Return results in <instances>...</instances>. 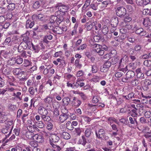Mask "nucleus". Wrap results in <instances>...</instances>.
Instances as JSON below:
<instances>
[{
    "instance_id": "3",
    "label": "nucleus",
    "mask_w": 151,
    "mask_h": 151,
    "mask_svg": "<svg viewBox=\"0 0 151 151\" xmlns=\"http://www.w3.org/2000/svg\"><path fill=\"white\" fill-rule=\"evenodd\" d=\"M126 9L123 7H118L116 10V15L120 17H124L126 15Z\"/></svg>"
},
{
    "instance_id": "48",
    "label": "nucleus",
    "mask_w": 151,
    "mask_h": 151,
    "mask_svg": "<svg viewBox=\"0 0 151 151\" xmlns=\"http://www.w3.org/2000/svg\"><path fill=\"white\" fill-rule=\"evenodd\" d=\"M53 107H55L56 109L59 108L60 106V103L56 101H55L53 103Z\"/></svg>"
},
{
    "instance_id": "26",
    "label": "nucleus",
    "mask_w": 151,
    "mask_h": 151,
    "mask_svg": "<svg viewBox=\"0 0 151 151\" xmlns=\"http://www.w3.org/2000/svg\"><path fill=\"white\" fill-rule=\"evenodd\" d=\"M12 45H16L17 44H19V40L18 38L16 37H14L12 40L11 41Z\"/></svg>"
},
{
    "instance_id": "53",
    "label": "nucleus",
    "mask_w": 151,
    "mask_h": 151,
    "mask_svg": "<svg viewBox=\"0 0 151 151\" xmlns=\"http://www.w3.org/2000/svg\"><path fill=\"white\" fill-rule=\"evenodd\" d=\"M52 101V98L51 97L49 96L47 97L44 100V101L46 103L48 104L51 103Z\"/></svg>"
},
{
    "instance_id": "64",
    "label": "nucleus",
    "mask_w": 151,
    "mask_h": 151,
    "mask_svg": "<svg viewBox=\"0 0 151 151\" xmlns=\"http://www.w3.org/2000/svg\"><path fill=\"white\" fill-rule=\"evenodd\" d=\"M11 70L9 68H7L5 69L4 71V74L5 75H9L11 73Z\"/></svg>"
},
{
    "instance_id": "2",
    "label": "nucleus",
    "mask_w": 151,
    "mask_h": 151,
    "mask_svg": "<svg viewBox=\"0 0 151 151\" xmlns=\"http://www.w3.org/2000/svg\"><path fill=\"white\" fill-rule=\"evenodd\" d=\"M67 30V27L65 26H64L62 27L55 26L52 32L54 33L60 35L63 34V32H65Z\"/></svg>"
},
{
    "instance_id": "60",
    "label": "nucleus",
    "mask_w": 151,
    "mask_h": 151,
    "mask_svg": "<svg viewBox=\"0 0 151 151\" xmlns=\"http://www.w3.org/2000/svg\"><path fill=\"white\" fill-rule=\"evenodd\" d=\"M102 31L104 35L106 34L108 32V28L106 26H104L103 28Z\"/></svg>"
},
{
    "instance_id": "12",
    "label": "nucleus",
    "mask_w": 151,
    "mask_h": 151,
    "mask_svg": "<svg viewBox=\"0 0 151 151\" xmlns=\"http://www.w3.org/2000/svg\"><path fill=\"white\" fill-rule=\"evenodd\" d=\"M122 24L123 27H125L129 30L133 29L132 26L129 24V21L127 22L125 20L122 22Z\"/></svg>"
},
{
    "instance_id": "44",
    "label": "nucleus",
    "mask_w": 151,
    "mask_h": 151,
    "mask_svg": "<svg viewBox=\"0 0 151 151\" xmlns=\"http://www.w3.org/2000/svg\"><path fill=\"white\" fill-rule=\"evenodd\" d=\"M39 1L42 7H46V6L47 4L46 0H39Z\"/></svg>"
},
{
    "instance_id": "40",
    "label": "nucleus",
    "mask_w": 151,
    "mask_h": 151,
    "mask_svg": "<svg viewBox=\"0 0 151 151\" xmlns=\"http://www.w3.org/2000/svg\"><path fill=\"white\" fill-rule=\"evenodd\" d=\"M42 119L44 121L49 122L51 120L50 117L47 115H45L43 116H41Z\"/></svg>"
},
{
    "instance_id": "63",
    "label": "nucleus",
    "mask_w": 151,
    "mask_h": 151,
    "mask_svg": "<svg viewBox=\"0 0 151 151\" xmlns=\"http://www.w3.org/2000/svg\"><path fill=\"white\" fill-rule=\"evenodd\" d=\"M144 76V74L141 72L140 73H138V74H137V77L138 78H139L141 79H143L145 78Z\"/></svg>"
},
{
    "instance_id": "29",
    "label": "nucleus",
    "mask_w": 151,
    "mask_h": 151,
    "mask_svg": "<svg viewBox=\"0 0 151 151\" xmlns=\"http://www.w3.org/2000/svg\"><path fill=\"white\" fill-rule=\"evenodd\" d=\"M134 51L138 52L142 51V46L139 44H136L134 47Z\"/></svg>"
},
{
    "instance_id": "15",
    "label": "nucleus",
    "mask_w": 151,
    "mask_h": 151,
    "mask_svg": "<svg viewBox=\"0 0 151 151\" xmlns=\"http://www.w3.org/2000/svg\"><path fill=\"white\" fill-rule=\"evenodd\" d=\"M24 71H22L21 69L19 68H16L13 70V73L15 75H18L23 74Z\"/></svg>"
},
{
    "instance_id": "56",
    "label": "nucleus",
    "mask_w": 151,
    "mask_h": 151,
    "mask_svg": "<svg viewBox=\"0 0 151 151\" xmlns=\"http://www.w3.org/2000/svg\"><path fill=\"white\" fill-rule=\"evenodd\" d=\"M0 117V123H3L7 120V117L4 116H1Z\"/></svg>"
},
{
    "instance_id": "18",
    "label": "nucleus",
    "mask_w": 151,
    "mask_h": 151,
    "mask_svg": "<svg viewBox=\"0 0 151 151\" xmlns=\"http://www.w3.org/2000/svg\"><path fill=\"white\" fill-rule=\"evenodd\" d=\"M14 61L17 64L20 65L22 63L23 59L20 57L17 56L14 59Z\"/></svg>"
},
{
    "instance_id": "38",
    "label": "nucleus",
    "mask_w": 151,
    "mask_h": 151,
    "mask_svg": "<svg viewBox=\"0 0 151 151\" xmlns=\"http://www.w3.org/2000/svg\"><path fill=\"white\" fill-rule=\"evenodd\" d=\"M95 47H99L102 50L104 49L105 50H106L108 49L107 47L105 45H103V46H102L101 45L98 44H95Z\"/></svg>"
},
{
    "instance_id": "45",
    "label": "nucleus",
    "mask_w": 151,
    "mask_h": 151,
    "mask_svg": "<svg viewBox=\"0 0 151 151\" xmlns=\"http://www.w3.org/2000/svg\"><path fill=\"white\" fill-rule=\"evenodd\" d=\"M40 6H41V5L39 2L37 1H35L33 7L35 9H37L39 8Z\"/></svg>"
},
{
    "instance_id": "19",
    "label": "nucleus",
    "mask_w": 151,
    "mask_h": 151,
    "mask_svg": "<svg viewBox=\"0 0 151 151\" xmlns=\"http://www.w3.org/2000/svg\"><path fill=\"white\" fill-rule=\"evenodd\" d=\"M11 41L12 40L11 38L10 37H8L5 39L3 45H8V46H12Z\"/></svg>"
},
{
    "instance_id": "59",
    "label": "nucleus",
    "mask_w": 151,
    "mask_h": 151,
    "mask_svg": "<svg viewBox=\"0 0 151 151\" xmlns=\"http://www.w3.org/2000/svg\"><path fill=\"white\" fill-rule=\"evenodd\" d=\"M52 128L53 125L50 122H48L47 126V129L50 131L52 129Z\"/></svg>"
},
{
    "instance_id": "28",
    "label": "nucleus",
    "mask_w": 151,
    "mask_h": 151,
    "mask_svg": "<svg viewBox=\"0 0 151 151\" xmlns=\"http://www.w3.org/2000/svg\"><path fill=\"white\" fill-rule=\"evenodd\" d=\"M4 110L5 107L0 104V116L5 115Z\"/></svg>"
},
{
    "instance_id": "1",
    "label": "nucleus",
    "mask_w": 151,
    "mask_h": 151,
    "mask_svg": "<svg viewBox=\"0 0 151 151\" xmlns=\"http://www.w3.org/2000/svg\"><path fill=\"white\" fill-rule=\"evenodd\" d=\"M135 75V73L133 71L129 70L126 74V77L122 78V81L123 82L128 83L130 81L131 78H133Z\"/></svg>"
},
{
    "instance_id": "23",
    "label": "nucleus",
    "mask_w": 151,
    "mask_h": 151,
    "mask_svg": "<svg viewBox=\"0 0 151 151\" xmlns=\"http://www.w3.org/2000/svg\"><path fill=\"white\" fill-rule=\"evenodd\" d=\"M112 59L111 60V62L112 64L114 65L116 64L118 61L119 59L118 58L117 56H115L111 57Z\"/></svg>"
},
{
    "instance_id": "42",
    "label": "nucleus",
    "mask_w": 151,
    "mask_h": 151,
    "mask_svg": "<svg viewBox=\"0 0 151 151\" xmlns=\"http://www.w3.org/2000/svg\"><path fill=\"white\" fill-rule=\"evenodd\" d=\"M78 94L81 97V99H82L83 100L85 101L87 99V96L83 93L82 92H79L78 93Z\"/></svg>"
},
{
    "instance_id": "16",
    "label": "nucleus",
    "mask_w": 151,
    "mask_h": 151,
    "mask_svg": "<svg viewBox=\"0 0 151 151\" xmlns=\"http://www.w3.org/2000/svg\"><path fill=\"white\" fill-rule=\"evenodd\" d=\"M136 36L132 35L130 36H128L127 37V40L130 42L133 43L137 40L135 39Z\"/></svg>"
},
{
    "instance_id": "27",
    "label": "nucleus",
    "mask_w": 151,
    "mask_h": 151,
    "mask_svg": "<svg viewBox=\"0 0 151 151\" xmlns=\"http://www.w3.org/2000/svg\"><path fill=\"white\" fill-rule=\"evenodd\" d=\"M137 25L135 24L134 25V27L136 30L135 33L139 35L141 32L143 31V29L142 28H138L137 27Z\"/></svg>"
},
{
    "instance_id": "62",
    "label": "nucleus",
    "mask_w": 151,
    "mask_h": 151,
    "mask_svg": "<svg viewBox=\"0 0 151 151\" xmlns=\"http://www.w3.org/2000/svg\"><path fill=\"white\" fill-rule=\"evenodd\" d=\"M145 116L146 118H149L151 117V112L146 111L145 112Z\"/></svg>"
},
{
    "instance_id": "31",
    "label": "nucleus",
    "mask_w": 151,
    "mask_h": 151,
    "mask_svg": "<svg viewBox=\"0 0 151 151\" xmlns=\"http://www.w3.org/2000/svg\"><path fill=\"white\" fill-rule=\"evenodd\" d=\"M62 101L65 104L68 105L70 101V100L68 97H67L63 98Z\"/></svg>"
},
{
    "instance_id": "35",
    "label": "nucleus",
    "mask_w": 151,
    "mask_h": 151,
    "mask_svg": "<svg viewBox=\"0 0 151 151\" xmlns=\"http://www.w3.org/2000/svg\"><path fill=\"white\" fill-rule=\"evenodd\" d=\"M57 17L56 16L52 15L51 16L49 21L50 22L53 23H54L57 20Z\"/></svg>"
},
{
    "instance_id": "51",
    "label": "nucleus",
    "mask_w": 151,
    "mask_h": 151,
    "mask_svg": "<svg viewBox=\"0 0 151 151\" xmlns=\"http://www.w3.org/2000/svg\"><path fill=\"white\" fill-rule=\"evenodd\" d=\"M143 64L146 66H150L151 65V61L149 60H145Z\"/></svg>"
},
{
    "instance_id": "14",
    "label": "nucleus",
    "mask_w": 151,
    "mask_h": 151,
    "mask_svg": "<svg viewBox=\"0 0 151 151\" xmlns=\"http://www.w3.org/2000/svg\"><path fill=\"white\" fill-rule=\"evenodd\" d=\"M143 23L146 27H148V26H150L151 23L149 18L146 17L144 19Z\"/></svg>"
},
{
    "instance_id": "6",
    "label": "nucleus",
    "mask_w": 151,
    "mask_h": 151,
    "mask_svg": "<svg viewBox=\"0 0 151 151\" xmlns=\"http://www.w3.org/2000/svg\"><path fill=\"white\" fill-rule=\"evenodd\" d=\"M71 104L73 106L78 107L81 103V101L78 98L74 97L71 101Z\"/></svg>"
},
{
    "instance_id": "32",
    "label": "nucleus",
    "mask_w": 151,
    "mask_h": 151,
    "mask_svg": "<svg viewBox=\"0 0 151 151\" xmlns=\"http://www.w3.org/2000/svg\"><path fill=\"white\" fill-rule=\"evenodd\" d=\"M62 137L64 139H68L70 137V135L69 133H62Z\"/></svg>"
},
{
    "instance_id": "47",
    "label": "nucleus",
    "mask_w": 151,
    "mask_h": 151,
    "mask_svg": "<svg viewBox=\"0 0 151 151\" xmlns=\"http://www.w3.org/2000/svg\"><path fill=\"white\" fill-rule=\"evenodd\" d=\"M6 77L9 82V81H14L16 80L14 77L12 76H6Z\"/></svg>"
},
{
    "instance_id": "13",
    "label": "nucleus",
    "mask_w": 151,
    "mask_h": 151,
    "mask_svg": "<svg viewBox=\"0 0 151 151\" xmlns=\"http://www.w3.org/2000/svg\"><path fill=\"white\" fill-rule=\"evenodd\" d=\"M34 24V22L33 21H32L29 19L27 20L26 22V28L27 29L31 28L33 27Z\"/></svg>"
},
{
    "instance_id": "61",
    "label": "nucleus",
    "mask_w": 151,
    "mask_h": 151,
    "mask_svg": "<svg viewBox=\"0 0 151 151\" xmlns=\"http://www.w3.org/2000/svg\"><path fill=\"white\" fill-rule=\"evenodd\" d=\"M79 59H76L75 61V64L76 67L80 68L81 67V65L79 63Z\"/></svg>"
},
{
    "instance_id": "43",
    "label": "nucleus",
    "mask_w": 151,
    "mask_h": 151,
    "mask_svg": "<svg viewBox=\"0 0 151 151\" xmlns=\"http://www.w3.org/2000/svg\"><path fill=\"white\" fill-rule=\"evenodd\" d=\"M111 63L110 61H108L105 63L103 65V68H109L111 66Z\"/></svg>"
},
{
    "instance_id": "33",
    "label": "nucleus",
    "mask_w": 151,
    "mask_h": 151,
    "mask_svg": "<svg viewBox=\"0 0 151 151\" xmlns=\"http://www.w3.org/2000/svg\"><path fill=\"white\" fill-rule=\"evenodd\" d=\"M130 83L133 86H136L138 85L139 82V81L138 80L136 79H134L133 80L130 81Z\"/></svg>"
},
{
    "instance_id": "4",
    "label": "nucleus",
    "mask_w": 151,
    "mask_h": 151,
    "mask_svg": "<svg viewBox=\"0 0 151 151\" xmlns=\"http://www.w3.org/2000/svg\"><path fill=\"white\" fill-rule=\"evenodd\" d=\"M128 60V56L125 55L121 58L119 63V67L120 68L124 67V65H127V63Z\"/></svg>"
},
{
    "instance_id": "41",
    "label": "nucleus",
    "mask_w": 151,
    "mask_h": 151,
    "mask_svg": "<svg viewBox=\"0 0 151 151\" xmlns=\"http://www.w3.org/2000/svg\"><path fill=\"white\" fill-rule=\"evenodd\" d=\"M129 121L131 124L137 125V122L136 121V119L135 118H133L132 117H129Z\"/></svg>"
},
{
    "instance_id": "21",
    "label": "nucleus",
    "mask_w": 151,
    "mask_h": 151,
    "mask_svg": "<svg viewBox=\"0 0 151 151\" xmlns=\"http://www.w3.org/2000/svg\"><path fill=\"white\" fill-rule=\"evenodd\" d=\"M20 45L24 49H26L27 48L29 49L30 48L31 44H28L24 42H22Z\"/></svg>"
},
{
    "instance_id": "10",
    "label": "nucleus",
    "mask_w": 151,
    "mask_h": 151,
    "mask_svg": "<svg viewBox=\"0 0 151 151\" xmlns=\"http://www.w3.org/2000/svg\"><path fill=\"white\" fill-rule=\"evenodd\" d=\"M33 139L37 142H42L43 141V138L42 135L38 134H35L33 136Z\"/></svg>"
},
{
    "instance_id": "24",
    "label": "nucleus",
    "mask_w": 151,
    "mask_h": 151,
    "mask_svg": "<svg viewBox=\"0 0 151 151\" xmlns=\"http://www.w3.org/2000/svg\"><path fill=\"white\" fill-rule=\"evenodd\" d=\"M22 37H23V42H24L28 44H31V42L29 40V38L27 35H23Z\"/></svg>"
},
{
    "instance_id": "46",
    "label": "nucleus",
    "mask_w": 151,
    "mask_h": 151,
    "mask_svg": "<svg viewBox=\"0 0 151 151\" xmlns=\"http://www.w3.org/2000/svg\"><path fill=\"white\" fill-rule=\"evenodd\" d=\"M37 126L40 128H43L44 126V123L41 121L37 122Z\"/></svg>"
},
{
    "instance_id": "20",
    "label": "nucleus",
    "mask_w": 151,
    "mask_h": 151,
    "mask_svg": "<svg viewBox=\"0 0 151 151\" xmlns=\"http://www.w3.org/2000/svg\"><path fill=\"white\" fill-rule=\"evenodd\" d=\"M50 145L53 148L54 150H55V151H60L61 150V148L58 145H57L56 143H53L51 142Z\"/></svg>"
},
{
    "instance_id": "39",
    "label": "nucleus",
    "mask_w": 151,
    "mask_h": 151,
    "mask_svg": "<svg viewBox=\"0 0 151 151\" xmlns=\"http://www.w3.org/2000/svg\"><path fill=\"white\" fill-rule=\"evenodd\" d=\"M91 66V71L92 73H96L98 70L97 65L95 64L94 65H92Z\"/></svg>"
},
{
    "instance_id": "22",
    "label": "nucleus",
    "mask_w": 151,
    "mask_h": 151,
    "mask_svg": "<svg viewBox=\"0 0 151 151\" xmlns=\"http://www.w3.org/2000/svg\"><path fill=\"white\" fill-rule=\"evenodd\" d=\"M96 48L94 49V51L98 53L100 55H102L104 53V51L99 47H95Z\"/></svg>"
},
{
    "instance_id": "55",
    "label": "nucleus",
    "mask_w": 151,
    "mask_h": 151,
    "mask_svg": "<svg viewBox=\"0 0 151 151\" xmlns=\"http://www.w3.org/2000/svg\"><path fill=\"white\" fill-rule=\"evenodd\" d=\"M134 93L133 92H131L129 93L127 96L128 99L129 100L132 98H135L134 96Z\"/></svg>"
},
{
    "instance_id": "5",
    "label": "nucleus",
    "mask_w": 151,
    "mask_h": 151,
    "mask_svg": "<svg viewBox=\"0 0 151 151\" xmlns=\"http://www.w3.org/2000/svg\"><path fill=\"white\" fill-rule=\"evenodd\" d=\"M47 34L43 38V41L44 42L47 44L49 42V41L47 40V39L49 40H51L52 39V36L50 34H53L51 33L50 31H48L47 32Z\"/></svg>"
},
{
    "instance_id": "30",
    "label": "nucleus",
    "mask_w": 151,
    "mask_h": 151,
    "mask_svg": "<svg viewBox=\"0 0 151 151\" xmlns=\"http://www.w3.org/2000/svg\"><path fill=\"white\" fill-rule=\"evenodd\" d=\"M108 120L110 121V125L113 124V122L118 124H119V122H118L117 119L114 118H113L112 117H110L109 118Z\"/></svg>"
},
{
    "instance_id": "9",
    "label": "nucleus",
    "mask_w": 151,
    "mask_h": 151,
    "mask_svg": "<svg viewBox=\"0 0 151 151\" xmlns=\"http://www.w3.org/2000/svg\"><path fill=\"white\" fill-rule=\"evenodd\" d=\"M50 142H52L54 143H56L59 139V137L55 134H52L50 136Z\"/></svg>"
},
{
    "instance_id": "50",
    "label": "nucleus",
    "mask_w": 151,
    "mask_h": 151,
    "mask_svg": "<svg viewBox=\"0 0 151 151\" xmlns=\"http://www.w3.org/2000/svg\"><path fill=\"white\" fill-rule=\"evenodd\" d=\"M142 83L149 86L151 84V81L149 79H145L142 81Z\"/></svg>"
},
{
    "instance_id": "11",
    "label": "nucleus",
    "mask_w": 151,
    "mask_h": 151,
    "mask_svg": "<svg viewBox=\"0 0 151 151\" xmlns=\"http://www.w3.org/2000/svg\"><path fill=\"white\" fill-rule=\"evenodd\" d=\"M69 115L67 114L66 112L65 113H63L60 116V121L61 122H63L67 120L69 118Z\"/></svg>"
},
{
    "instance_id": "57",
    "label": "nucleus",
    "mask_w": 151,
    "mask_h": 151,
    "mask_svg": "<svg viewBox=\"0 0 151 151\" xmlns=\"http://www.w3.org/2000/svg\"><path fill=\"white\" fill-rule=\"evenodd\" d=\"M124 66L125 67L124 68L122 67L120 68L119 67V70L120 71L123 72L124 73L126 72L128 70L127 65H124Z\"/></svg>"
},
{
    "instance_id": "8",
    "label": "nucleus",
    "mask_w": 151,
    "mask_h": 151,
    "mask_svg": "<svg viewBox=\"0 0 151 151\" xmlns=\"http://www.w3.org/2000/svg\"><path fill=\"white\" fill-rule=\"evenodd\" d=\"M38 112L41 116L47 115L48 113L47 109L42 106H40L38 108Z\"/></svg>"
},
{
    "instance_id": "54",
    "label": "nucleus",
    "mask_w": 151,
    "mask_h": 151,
    "mask_svg": "<svg viewBox=\"0 0 151 151\" xmlns=\"http://www.w3.org/2000/svg\"><path fill=\"white\" fill-rule=\"evenodd\" d=\"M8 107L9 109L12 110H15L16 109V106L12 104H9Z\"/></svg>"
},
{
    "instance_id": "58",
    "label": "nucleus",
    "mask_w": 151,
    "mask_h": 151,
    "mask_svg": "<svg viewBox=\"0 0 151 151\" xmlns=\"http://www.w3.org/2000/svg\"><path fill=\"white\" fill-rule=\"evenodd\" d=\"M114 20V21H115L114 23L113 22H111V25L113 27H116L117 24H118V20L117 19H114L113 20Z\"/></svg>"
},
{
    "instance_id": "25",
    "label": "nucleus",
    "mask_w": 151,
    "mask_h": 151,
    "mask_svg": "<svg viewBox=\"0 0 151 151\" xmlns=\"http://www.w3.org/2000/svg\"><path fill=\"white\" fill-rule=\"evenodd\" d=\"M15 7V5L14 3H10L7 6V9L9 11H12L14 9Z\"/></svg>"
},
{
    "instance_id": "34",
    "label": "nucleus",
    "mask_w": 151,
    "mask_h": 151,
    "mask_svg": "<svg viewBox=\"0 0 151 151\" xmlns=\"http://www.w3.org/2000/svg\"><path fill=\"white\" fill-rule=\"evenodd\" d=\"M137 109L136 108H135L134 109L131 110V111L129 112V114L132 116L133 117H135L137 114Z\"/></svg>"
},
{
    "instance_id": "17",
    "label": "nucleus",
    "mask_w": 151,
    "mask_h": 151,
    "mask_svg": "<svg viewBox=\"0 0 151 151\" xmlns=\"http://www.w3.org/2000/svg\"><path fill=\"white\" fill-rule=\"evenodd\" d=\"M13 128V126L10 127V126H7L6 127L1 129V132H11Z\"/></svg>"
},
{
    "instance_id": "37",
    "label": "nucleus",
    "mask_w": 151,
    "mask_h": 151,
    "mask_svg": "<svg viewBox=\"0 0 151 151\" xmlns=\"http://www.w3.org/2000/svg\"><path fill=\"white\" fill-rule=\"evenodd\" d=\"M57 17V19L56 21V22L57 24H59L63 20L64 18L62 16H58Z\"/></svg>"
},
{
    "instance_id": "49",
    "label": "nucleus",
    "mask_w": 151,
    "mask_h": 151,
    "mask_svg": "<svg viewBox=\"0 0 151 151\" xmlns=\"http://www.w3.org/2000/svg\"><path fill=\"white\" fill-rule=\"evenodd\" d=\"M87 45L85 44H83L77 48V50H83L85 49L87 47Z\"/></svg>"
},
{
    "instance_id": "36",
    "label": "nucleus",
    "mask_w": 151,
    "mask_h": 151,
    "mask_svg": "<svg viewBox=\"0 0 151 151\" xmlns=\"http://www.w3.org/2000/svg\"><path fill=\"white\" fill-rule=\"evenodd\" d=\"M112 52L111 51L110 52H109L108 53H107L105 55H104L103 56V57L104 59L109 60L112 57Z\"/></svg>"
},
{
    "instance_id": "7",
    "label": "nucleus",
    "mask_w": 151,
    "mask_h": 151,
    "mask_svg": "<svg viewBox=\"0 0 151 151\" xmlns=\"http://www.w3.org/2000/svg\"><path fill=\"white\" fill-rule=\"evenodd\" d=\"M55 27L54 24L50 22L47 24L43 26V27L45 29L44 30L49 29V31L51 30L52 31Z\"/></svg>"
},
{
    "instance_id": "52",
    "label": "nucleus",
    "mask_w": 151,
    "mask_h": 151,
    "mask_svg": "<svg viewBox=\"0 0 151 151\" xmlns=\"http://www.w3.org/2000/svg\"><path fill=\"white\" fill-rule=\"evenodd\" d=\"M33 133H25V136L28 139H31L32 137L33 138Z\"/></svg>"
}]
</instances>
